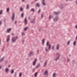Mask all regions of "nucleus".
Segmentation results:
<instances>
[{"label":"nucleus","instance_id":"21","mask_svg":"<svg viewBox=\"0 0 77 77\" xmlns=\"http://www.w3.org/2000/svg\"><path fill=\"white\" fill-rule=\"evenodd\" d=\"M4 58H5V57H3L1 59V60H0V62H2V60H3V59H4Z\"/></svg>","mask_w":77,"mask_h":77},{"label":"nucleus","instance_id":"32","mask_svg":"<svg viewBox=\"0 0 77 77\" xmlns=\"http://www.w3.org/2000/svg\"><path fill=\"white\" fill-rule=\"evenodd\" d=\"M20 11H23V9H22V8H20Z\"/></svg>","mask_w":77,"mask_h":77},{"label":"nucleus","instance_id":"23","mask_svg":"<svg viewBox=\"0 0 77 77\" xmlns=\"http://www.w3.org/2000/svg\"><path fill=\"white\" fill-rule=\"evenodd\" d=\"M4 48H5V47H3L2 49V51H4Z\"/></svg>","mask_w":77,"mask_h":77},{"label":"nucleus","instance_id":"18","mask_svg":"<svg viewBox=\"0 0 77 77\" xmlns=\"http://www.w3.org/2000/svg\"><path fill=\"white\" fill-rule=\"evenodd\" d=\"M32 12H35V9H34L33 8H31L30 10V11L32 12Z\"/></svg>","mask_w":77,"mask_h":77},{"label":"nucleus","instance_id":"28","mask_svg":"<svg viewBox=\"0 0 77 77\" xmlns=\"http://www.w3.org/2000/svg\"><path fill=\"white\" fill-rule=\"evenodd\" d=\"M16 74H17V73L15 72L14 75V77H16Z\"/></svg>","mask_w":77,"mask_h":77},{"label":"nucleus","instance_id":"19","mask_svg":"<svg viewBox=\"0 0 77 77\" xmlns=\"http://www.w3.org/2000/svg\"><path fill=\"white\" fill-rule=\"evenodd\" d=\"M45 49L46 51V52H48V49H47V48H45Z\"/></svg>","mask_w":77,"mask_h":77},{"label":"nucleus","instance_id":"30","mask_svg":"<svg viewBox=\"0 0 77 77\" xmlns=\"http://www.w3.org/2000/svg\"><path fill=\"white\" fill-rule=\"evenodd\" d=\"M10 39V38H7V42H8V41H9Z\"/></svg>","mask_w":77,"mask_h":77},{"label":"nucleus","instance_id":"53","mask_svg":"<svg viewBox=\"0 0 77 77\" xmlns=\"http://www.w3.org/2000/svg\"><path fill=\"white\" fill-rule=\"evenodd\" d=\"M75 38H76V40H77V35H76Z\"/></svg>","mask_w":77,"mask_h":77},{"label":"nucleus","instance_id":"59","mask_svg":"<svg viewBox=\"0 0 77 77\" xmlns=\"http://www.w3.org/2000/svg\"><path fill=\"white\" fill-rule=\"evenodd\" d=\"M70 1H72V0H69Z\"/></svg>","mask_w":77,"mask_h":77},{"label":"nucleus","instance_id":"50","mask_svg":"<svg viewBox=\"0 0 77 77\" xmlns=\"http://www.w3.org/2000/svg\"><path fill=\"white\" fill-rule=\"evenodd\" d=\"M38 50L37 51V53H39V52L38 51Z\"/></svg>","mask_w":77,"mask_h":77},{"label":"nucleus","instance_id":"33","mask_svg":"<svg viewBox=\"0 0 77 77\" xmlns=\"http://www.w3.org/2000/svg\"><path fill=\"white\" fill-rule=\"evenodd\" d=\"M13 72H14V70H12L11 71V74H13Z\"/></svg>","mask_w":77,"mask_h":77},{"label":"nucleus","instance_id":"24","mask_svg":"<svg viewBox=\"0 0 77 77\" xmlns=\"http://www.w3.org/2000/svg\"><path fill=\"white\" fill-rule=\"evenodd\" d=\"M29 5H26V9H29Z\"/></svg>","mask_w":77,"mask_h":77},{"label":"nucleus","instance_id":"55","mask_svg":"<svg viewBox=\"0 0 77 77\" xmlns=\"http://www.w3.org/2000/svg\"><path fill=\"white\" fill-rule=\"evenodd\" d=\"M6 63H8V61H6L5 62Z\"/></svg>","mask_w":77,"mask_h":77},{"label":"nucleus","instance_id":"31","mask_svg":"<svg viewBox=\"0 0 77 77\" xmlns=\"http://www.w3.org/2000/svg\"><path fill=\"white\" fill-rule=\"evenodd\" d=\"M54 45H53L52 46V50H54Z\"/></svg>","mask_w":77,"mask_h":77},{"label":"nucleus","instance_id":"41","mask_svg":"<svg viewBox=\"0 0 77 77\" xmlns=\"http://www.w3.org/2000/svg\"><path fill=\"white\" fill-rule=\"evenodd\" d=\"M69 41L68 42L67 45H69Z\"/></svg>","mask_w":77,"mask_h":77},{"label":"nucleus","instance_id":"52","mask_svg":"<svg viewBox=\"0 0 77 77\" xmlns=\"http://www.w3.org/2000/svg\"><path fill=\"white\" fill-rule=\"evenodd\" d=\"M16 23H17V21H15V24H16Z\"/></svg>","mask_w":77,"mask_h":77},{"label":"nucleus","instance_id":"56","mask_svg":"<svg viewBox=\"0 0 77 77\" xmlns=\"http://www.w3.org/2000/svg\"><path fill=\"white\" fill-rule=\"evenodd\" d=\"M10 66H11V65H9V66H8V67H10Z\"/></svg>","mask_w":77,"mask_h":77},{"label":"nucleus","instance_id":"42","mask_svg":"<svg viewBox=\"0 0 77 77\" xmlns=\"http://www.w3.org/2000/svg\"><path fill=\"white\" fill-rule=\"evenodd\" d=\"M41 17L42 18H43V14H41Z\"/></svg>","mask_w":77,"mask_h":77},{"label":"nucleus","instance_id":"20","mask_svg":"<svg viewBox=\"0 0 77 77\" xmlns=\"http://www.w3.org/2000/svg\"><path fill=\"white\" fill-rule=\"evenodd\" d=\"M39 66H40V64L39 63L38 64V65L36 66V68H38V67H39Z\"/></svg>","mask_w":77,"mask_h":77},{"label":"nucleus","instance_id":"15","mask_svg":"<svg viewBox=\"0 0 77 77\" xmlns=\"http://www.w3.org/2000/svg\"><path fill=\"white\" fill-rule=\"evenodd\" d=\"M11 29L9 28V29H8L7 31V32L8 33H9L10 31H11Z\"/></svg>","mask_w":77,"mask_h":77},{"label":"nucleus","instance_id":"25","mask_svg":"<svg viewBox=\"0 0 77 77\" xmlns=\"http://www.w3.org/2000/svg\"><path fill=\"white\" fill-rule=\"evenodd\" d=\"M27 29V27H26L24 28V30L26 31Z\"/></svg>","mask_w":77,"mask_h":77},{"label":"nucleus","instance_id":"51","mask_svg":"<svg viewBox=\"0 0 77 77\" xmlns=\"http://www.w3.org/2000/svg\"><path fill=\"white\" fill-rule=\"evenodd\" d=\"M67 62H69V59H67Z\"/></svg>","mask_w":77,"mask_h":77},{"label":"nucleus","instance_id":"22","mask_svg":"<svg viewBox=\"0 0 77 77\" xmlns=\"http://www.w3.org/2000/svg\"><path fill=\"white\" fill-rule=\"evenodd\" d=\"M63 4H61L60 5V8L61 9H63Z\"/></svg>","mask_w":77,"mask_h":77},{"label":"nucleus","instance_id":"29","mask_svg":"<svg viewBox=\"0 0 77 77\" xmlns=\"http://www.w3.org/2000/svg\"><path fill=\"white\" fill-rule=\"evenodd\" d=\"M75 44H76V42H73V45H75Z\"/></svg>","mask_w":77,"mask_h":77},{"label":"nucleus","instance_id":"39","mask_svg":"<svg viewBox=\"0 0 77 77\" xmlns=\"http://www.w3.org/2000/svg\"><path fill=\"white\" fill-rule=\"evenodd\" d=\"M8 38H8L9 39H10V36L9 35H8Z\"/></svg>","mask_w":77,"mask_h":77},{"label":"nucleus","instance_id":"47","mask_svg":"<svg viewBox=\"0 0 77 77\" xmlns=\"http://www.w3.org/2000/svg\"><path fill=\"white\" fill-rule=\"evenodd\" d=\"M75 28H76V29H77V25H75Z\"/></svg>","mask_w":77,"mask_h":77},{"label":"nucleus","instance_id":"64","mask_svg":"<svg viewBox=\"0 0 77 77\" xmlns=\"http://www.w3.org/2000/svg\"><path fill=\"white\" fill-rule=\"evenodd\" d=\"M23 42H24V41H23Z\"/></svg>","mask_w":77,"mask_h":77},{"label":"nucleus","instance_id":"12","mask_svg":"<svg viewBox=\"0 0 77 77\" xmlns=\"http://www.w3.org/2000/svg\"><path fill=\"white\" fill-rule=\"evenodd\" d=\"M59 57H60V54H59V55L55 59V60H58V59H59Z\"/></svg>","mask_w":77,"mask_h":77},{"label":"nucleus","instance_id":"35","mask_svg":"<svg viewBox=\"0 0 77 77\" xmlns=\"http://www.w3.org/2000/svg\"><path fill=\"white\" fill-rule=\"evenodd\" d=\"M44 39H43V40L42 41V44H44Z\"/></svg>","mask_w":77,"mask_h":77},{"label":"nucleus","instance_id":"62","mask_svg":"<svg viewBox=\"0 0 77 77\" xmlns=\"http://www.w3.org/2000/svg\"><path fill=\"white\" fill-rule=\"evenodd\" d=\"M66 0V1H67V0Z\"/></svg>","mask_w":77,"mask_h":77},{"label":"nucleus","instance_id":"63","mask_svg":"<svg viewBox=\"0 0 77 77\" xmlns=\"http://www.w3.org/2000/svg\"><path fill=\"white\" fill-rule=\"evenodd\" d=\"M35 77H36V76H35Z\"/></svg>","mask_w":77,"mask_h":77},{"label":"nucleus","instance_id":"8","mask_svg":"<svg viewBox=\"0 0 77 77\" xmlns=\"http://www.w3.org/2000/svg\"><path fill=\"white\" fill-rule=\"evenodd\" d=\"M33 51H31L30 52H29V56L30 57H31L32 56V55L33 54Z\"/></svg>","mask_w":77,"mask_h":77},{"label":"nucleus","instance_id":"38","mask_svg":"<svg viewBox=\"0 0 77 77\" xmlns=\"http://www.w3.org/2000/svg\"><path fill=\"white\" fill-rule=\"evenodd\" d=\"M35 76L36 77L37 75V73H35Z\"/></svg>","mask_w":77,"mask_h":77},{"label":"nucleus","instance_id":"4","mask_svg":"<svg viewBox=\"0 0 77 77\" xmlns=\"http://www.w3.org/2000/svg\"><path fill=\"white\" fill-rule=\"evenodd\" d=\"M53 13L54 14V15H59V13H60V11H57V12H56V11H54L53 12Z\"/></svg>","mask_w":77,"mask_h":77},{"label":"nucleus","instance_id":"58","mask_svg":"<svg viewBox=\"0 0 77 77\" xmlns=\"http://www.w3.org/2000/svg\"><path fill=\"white\" fill-rule=\"evenodd\" d=\"M24 0H22V1H23V2L24 1Z\"/></svg>","mask_w":77,"mask_h":77},{"label":"nucleus","instance_id":"14","mask_svg":"<svg viewBox=\"0 0 77 77\" xmlns=\"http://www.w3.org/2000/svg\"><path fill=\"white\" fill-rule=\"evenodd\" d=\"M47 61H45V62L44 63V66H46V65H47Z\"/></svg>","mask_w":77,"mask_h":77},{"label":"nucleus","instance_id":"54","mask_svg":"<svg viewBox=\"0 0 77 77\" xmlns=\"http://www.w3.org/2000/svg\"><path fill=\"white\" fill-rule=\"evenodd\" d=\"M1 68H2V66H0V69H1Z\"/></svg>","mask_w":77,"mask_h":77},{"label":"nucleus","instance_id":"17","mask_svg":"<svg viewBox=\"0 0 77 77\" xmlns=\"http://www.w3.org/2000/svg\"><path fill=\"white\" fill-rule=\"evenodd\" d=\"M56 74L55 73H54L53 74L52 76L53 77H56Z\"/></svg>","mask_w":77,"mask_h":77},{"label":"nucleus","instance_id":"5","mask_svg":"<svg viewBox=\"0 0 77 77\" xmlns=\"http://www.w3.org/2000/svg\"><path fill=\"white\" fill-rule=\"evenodd\" d=\"M14 18L15 15L14 13V12H13V14L12 15V17L11 18L12 20H13V21H14Z\"/></svg>","mask_w":77,"mask_h":77},{"label":"nucleus","instance_id":"11","mask_svg":"<svg viewBox=\"0 0 77 77\" xmlns=\"http://www.w3.org/2000/svg\"><path fill=\"white\" fill-rule=\"evenodd\" d=\"M24 21L25 22V23L26 24H27V20H26V17H25L24 18Z\"/></svg>","mask_w":77,"mask_h":77},{"label":"nucleus","instance_id":"6","mask_svg":"<svg viewBox=\"0 0 77 77\" xmlns=\"http://www.w3.org/2000/svg\"><path fill=\"white\" fill-rule=\"evenodd\" d=\"M31 23H35V17H34L33 19L31 21Z\"/></svg>","mask_w":77,"mask_h":77},{"label":"nucleus","instance_id":"49","mask_svg":"<svg viewBox=\"0 0 77 77\" xmlns=\"http://www.w3.org/2000/svg\"><path fill=\"white\" fill-rule=\"evenodd\" d=\"M22 35H24V33L23 32H22Z\"/></svg>","mask_w":77,"mask_h":77},{"label":"nucleus","instance_id":"43","mask_svg":"<svg viewBox=\"0 0 77 77\" xmlns=\"http://www.w3.org/2000/svg\"><path fill=\"white\" fill-rule=\"evenodd\" d=\"M40 11H41V10L39 9V10H38V13H39V12H40Z\"/></svg>","mask_w":77,"mask_h":77},{"label":"nucleus","instance_id":"45","mask_svg":"<svg viewBox=\"0 0 77 77\" xmlns=\"http://www.w3.org/2000/svg\"><path fill=\"white\" fill-rule=\"evenodd\" d=\"M28 19H29V20H30V17H28Z\"/></svg>","mask_w":77,"mask_h":77},{"label":"nucleus","instance_id":"10","mask_svg":"<svg viewBox=\"0 0 77 77\" xmlns=\"http://www.w3.org/2000/svg\"><path fill=\"white\" fill-rule=\"evenodd\" d=\"M36 59H35L34 61L32 63L33 64V66H35V63H36Z\"/></svg>","mask_w":77,"mask_h":77},{"label":"nucleus","instance_id":"2","mask_svg":"<svg viewBox=\"0 0 77 77\" xmlns=\"http://www.w3.org/2000/svg\"><path fill=\"white\" fill-rule=\"evenodd\" d=\"M54 22H57L58 20H59V17L58 16H56L53 19Z\"/></svg>","mask_w":77,"mask_h":77},{"label":"nucleus","instance_id":"44","mask_svg":"<svg viewBox=\"0 0 77 77\" xmlns=\"http://www.w3.org/2000/svg\"><path fill=\"white\" fill-rule=\"evenodd\" d=\"M32 70L33 71H35V69H34V68H33L32 69Z\"/></svg>","mask_w":77,"mask_h":77},{"label":"nucleus","instance_id":"3","mask_svg":"<svg viewBox=\"0 0 77 77\" xmlns=\"http://www.w3.org/2000/svg\"><path fill=\"white\" fill-rule=\"evenodd\" d=\"M46 44V46H48V47L49 49L50 50V49L51 48V46L50 44H49V43H48V41L47 42Z\"/></svg>","mask_w":77,"mask_h":77},{"label":"nucleus","instance_id":"34","mask_svg":"<svg viewBox=\"0 0 77 77\" xmlns=\"http://www.w3.org/2000/svg\"><path fill=\"white\" fill-rule=\"evenodd\" d=\"M19 77H21V73H20Z\"/></svg>","mask_w":77,"mask_h":77},{"label":"nucleus","instance_id":"26","mask_svg":"<svg viewBox=\"0 0 77 77\" xmlns=\"http://www.w3.org/2000/svg\"><path fill=\"white\" fill-rule=\"evenodd\" d=\"M7 11L8 12H9V8H8L7 9Z\"/></svg>","mask_w":77,"mask_h":77},{"label":"nucleus","instance_id":"16","mask_svg":"<svg viewBox=\"0 0 77 77\" xmlns=\"http://www.w3.org/2000/svg\"><path fill=\"white\" fill-rule=\"evenodd\" d=\"M36 7H39V4L38 3H36Z\"/></svg>","mask_w":77,"mask_h":77},{"label":"nucleus","instance_id":"9","mask_svg":"<svg viewBox=\"0 0 77 77\" xmlns=\"http://www.w3.org/2000/svg\"><path fill=\"white\" fill-rule=\"evenodd\" d=\"M47 74H48V71L47 70H45L43 73V75H45Z\"/></svg>","mask_w":77,"mask_h":77},{"label":"nucleus","instance_id":"40","mask_svg":"<svg viewBox=\"0 0 77 77\" xmlns=\"http://www.w3.org/2000/svg\"><path fill=\"white\" fill-rule=\"evenodd\" d=\"M21 17H23V13L22 14Z\"/></svg>","mask_w":77,"mask_h":77},{"label":"nucleus","instance_id":"7","mask_svg":"<svg viewBox=\"0 0 77 77\" xmlns=\"http://www.w3.org/2000/svg\"><path fill=\"white\" fill-rule=\"evenodd\" d=\"M42 5L43 6H45V0H42Z\"/></svg>","mask_w":77,"mask_h":77},{"label":"nucleus","instance_id":"48","mask_svg":"<svg viewBox=\"0 0 77 77\" xmlns=\"http://www.w3.org/2000/svg\"><path fill=\"white\" fill-rule=\"evenodd\" d=\"M2 24V22H1V21H0V25H1Z\"/></svg>","mask_w":77,"mask_h":77},{"label":"nucleus","instance_id":"13","mask_svg":"<svg viewBox=\"0 0 77 77\" xmlns=\"http://www.w3.org/2000/svg\"><path fill=\"white\" fill-rule=\"evenodd\" d=\"M59 44H57L56 46L57 50H58V49H59Z\"/></svg>","mask_w":77,"mask_h":77},{"label":"nucleus","instance_id":"37","mask_svg":"<svg viewBox=\"0 0 77 77\" xmlns=\"http://www.w3.org/2000/svg\"><path fill=\"white\" fill-rule=\"evenodd\" d=\"M2 10H1V11H0V14H2Z\"/></svg>","mask_w":77,"mask_h":77},{"label":"nucleus","instance_id":"57","mask_svg":"<svg viewBox=\"0 0 77 77\" xmlns=\"http://www.w3.org/2000/svg\"><path fill=\"white\" fill-rule=\"evenodd\" d=\"M12 35H14V34L12 33Z\"/></svg>","mask_w":77,"mask_h":77},{"label":"nucleus","instance_id":"36","mask_svg":"<svg viewBox=\"0 0 77 77\" xmlns=\"http://www.w3.org/2000/svg\"><path fill=\"white\" fill-rule=\"evenodd\" d=\"M60 54V53H57L56 54V55H58V56H59Z\"/></svg>","mask_w":77,"mask_h":77},{"label":"nucleus","instance_id":"27","mask_svg":"<svg viewBox=\"0 0 77 77\" xmlns=\"http://www.w3.org/2000/svg\"><path fill=\"white\" fill-rule=\"evenodd\" d=\"M5 71H6V72H8V69L7 68L5 69Z\"/></svg>","mask_w":77,"mask_h":77},{"label":"nucleus","instance_id":"60","mask_svg":"<svg viewBox=\"0 0 77 77\" xmlns=\"http://www.w3.org/2000/svg\"><path fill=\"white\" fill-rule=\"evenodd\" d=\"M73 62H74V60L73 61Z\"/></svg>","mask_w":77,"mask_h":77},{"label":"nucleus","instance_id":"61","mask_svg":"<svg viewBox=\"0 0 77 77\" xmlns=\"http://www.w3.org/2000/svg\"><path fill=\"white\" fill-rule=\"evenodd\" d=\"M1 57V56L0 55V58Z\"/></svg>","mask_w":77,"mask_h":77},{"label":"nucleus","instance_id":"1","mask_svg":"<svg viewBox=\"0 0 77 77\" xmlns=\"http://www.w3.org/2000/svg\"><path fill=\"white\" fill-rule=\"evenodd\" d=\"M18 39V36H16V37H12V43H14V42H15Z\"/></svg>","mask_w":77,"mask_h":77},{"label":"nucleus","instance_id":"46","mask_svg":"<svg viewBox=\"0 0 77 77\" xmlns=\"http://www.w3.org/2000/svg\"><path fill=\"white\" fill-rule=\"evenodd\" d=\"M49 19H51V16H49Z\"/></svg>","mask_w":77,"mask_h":77}]
</instances>
